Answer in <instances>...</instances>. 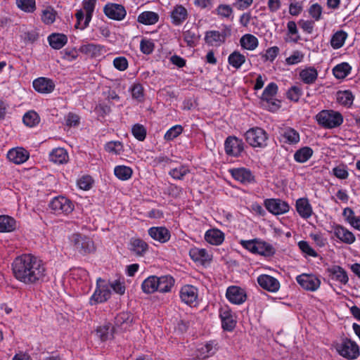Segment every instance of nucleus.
I'll list each match as a JSON object with an SVG mask.
<instances>
[{
	"label": "nucleus",
	"mask_w": 360,
	"mask_h": 360,
	"mask_svg": "<svg viewBox=\"0 0 360 360\" xmlns=\"http://www.w3.org/2000/svg\"><path fill=\"white\" fill-rule=\"evenodd\" d=\"M295 208L299 215L303 219H309L312 215V207L306 198L297 199L295 202Z\"/></svg>",
	"instance_id": "obj_27"
},
{
	"label": "nucleus",
	"mask_w": 360,
	"mask_h": 360,
	"mask_svg": "<svg viewBox=\"0 0 360 360\" xmlns=\"http://www.w3.org/2000/svg\"><path fill=\"white\" fill-rule=\"evenodd\" d=\"M204 238L210 245H219L224 242L225 236L218 229H210L205 232Z\"/></svg>",
	"instance_id": "obj_28"
},
{
	"label": "nucleus",
	"mask_w": 360,
	"mask_h": 360,
	"mask_svg": "<svg viewBox=\"0 0 360 360\" xmlns=\"http://www.w3.org/2000/svg\"><path fill=\"white\" fill-rule=\"evenodd\" d=\"M217 349V344L214 341H210L202 344L197 349V356L202 359L208 358L214 355Z\"/></svg>",
	"instance_id": "obj_30"
},
{
	"label": "nucleus",
	"mask_w": 360,
	"mask_h": 360,
	"mask_svg": "<svg viewBox=\"0 0 360 360\" xmlns=\"http://www.w3.org/2000/svg\"><path fill=\"white\" fill-rule=\"evenodd\" d=\"M22 121L26 126L34 127L39 123L40 117L35 111L30 110L24 115Z\"/></svg>",
	"instance_id": "obj_50"
},
{
	"label": "nucleus",
	"mask_w": 360,
	"mask_h": 360,
	"mask_svg": "<svg viewBox=\"0 0 360 360\" xmlns=\"http://www.w3.org/2000/svg\"><path fill=\"white\" fill-rule=\"evenodd\" d=\"M181 301L190 306L196 307L199 303L198 290L192 285H184L179 290Z\"/></svg>",
	"instance_id": "obj_13"
},
{
	"label": "nucleus",
	"mask_w": 360,
	"mask_h": 360,
	"mask_svg": "<svg viewBox=\"0 0 360 360\" xmlns=\"http://www.w3.org/2000/svg\"><path fill=\"white\" fill-rule=\"evenodd\" d=\"M68 158V153L63 148H55L49 153L50 161L56 164L61 165L66 163Z\"/></svg>",
	"instance_id": "obj_38"
},
{
	"label": "nucleus",
	"mask_w": 360,
	"mask_h": 360,
	"mask_svg": "<svg viewBox=\"0 0 360 360\" xmlns=\"http://www.w3.org/2000/svg\"><path fill=\"white\" fill-rule=\"evenodd\" d=\"M155 44L153 40L148 39H143L140 43L141 51L144 54H150L154 50Z\"/></svg>",
	"instance_id": "obj_61"
},
{
	"label": "nucleus",
	"mask_w": 360,
	"mask_h": 360,
	"mask_svg": "<svg viewBox=\"0 0 360 360\" xmlns=\"http://www.w3.org/2000/svg\"><path fill=\"white\" fill-rule=\"evenodd\" d=\"M333 347L340 356L348 360L356 359L360 355L359 345L351 339L344 338L334 342Z\"/></svg>",
	"instance_id": "obj_4"
},
{
	"label": "nucleus",
	"mask_w": 360,
	"mask_h": 360,
	"mask_svg": "<svg viewBox=\"0 0 360 360\" xmlns=\"http://www.w3.org/2000/svg\"><path fill=\"white\" fill-rule=\"evenodd\" d=\"M17 7L25 13H33L36 10L35 0H15Z\"/></svg>",
	"instance_id": "obj_53"
},
{
	"label": "nucleus",
	"mask_w": 360,
	"mask_h": 360,
	"mask_svg": "<svg viewBox=\"0 0 360 360\" xmlns=\"http://www.w3.org/2000/svg\"><path fill=\"white\" fill-rule=\"evenodd\" d=\"M278 89L276 83L271 82L265 87L262 94L261 101L262 105L269 111H276L281 107V101L275 98Z\"/></svg>",
	"instance_id": "obj_7"
},
{
	"label": "nucleus",
	"mask_w": 360,
	"mask_h": 360,
	"mask_svg": "<svg viewBox=\"0 0 360 360\" xmlns=\"http://www.w3.org/2000/svg\"><path fill=\"white\" fill-rule=\"evenodd\" d=\"M304 55L300 51H295L292 54L286 58L285 63L289 65H296L301 63L304 59Z\"/></svg>",
	"instance_id": "obj_59"
},
{
	"label": "nucleus",
	"mask_w": 360,
	"mask_h": 360,
	"mask_svg": "<svg viewBox=\"0 0 360 360\" xmlns=\"http://www.w3.org/2000/svg\"><path fill=\"white\" fill-rule=\"evenodd\" d=\"M133 174V170L130 167L125 165H117L114 168L115 176L121 181L129 180Z\"/></svg>",
	"instance_id": "obj_46"
},
{
	"label": "nucleus",
	"mask_w": 360,
	"mask_h": 360,
	"mask_svg": "<svg viewBox=\"0 0 360 360\" xmlns=\"http://www.w3.org/2000/svg\"><path fill=\"white\" fill-rule=\"evenodd\" d=\"M191 259L202 265L209 264L212 260V254L205 248L193 247L189 250Z\"/></svg>",
	"instance_id": "obj_18"
},
{
	"label": "nucleus",
	"mask_w": 360,
	"mask_h": 360,
	"mask_svg": "<svg viewBox=\"0 0 360 360\" xmlns=\"http://www.w3.org/2000/svg\"><path fill=\"white\" fill-rule=\"evenodd\" d=\"M333 174L340 179H346L349 176L347 167L344 165L337 166L333 169Z\"/></svg>",
	"instance_id": "obj_64"
},
{
	"label": "nucleus",
	"mask_w": 360,
	"mask_h": 360,
	"mask_svg": "<svg viewBox=\"0 0 360 360\" xmlns=\"http://www.w3.org/2000/svg\"><path fill=\"white\" fill-rule=\"evenodd\" d=\"M188 16V10L182 5L174 6L170 12L171 22L175 26L181 25Z\"/></svg>",
	"instance_id": "obj_25"
},
{
	"label": "nucleus",
	"mask_w": 360,
	"mask_h": 360,
	"mask_svg": "<svg viewBox=\"0 0 360 360\" xmlns=\"http://www.w3.org/2000/svg\"><path fill=\"white\" fill-rule=\"evenodd\" d=\"M17 228L15 219L8 215H0V232L9 233Z\"/></svg>",
	"instance_id": "obj_39"
},
{
	"label": "nucleus",
	"mask_w": 360,
	"mask_h": 360,
	"mask_svg": "<svg viewBox=\"0 0 360 360\" xmlns=\"http://www.w3.org/2000/svg\"><path fill=\"white\" fill-rule=\"evenodd\" d=\"M257 281L262 288L270 292H278L281 287L280 282L277 278L267 274L259 275Z\"/></svg>",
	"instance_id": "obj_20"
},
{
	"label": "nucleus",
	"mask_w": 360,
	"mask_h": 360,
	"mask_svg": "<svg viewBox=\"0 0 360 360\" xmlns=\"http://www.w3.org/2000/svg\"><path fill=\"white\" fill-rule=\"evenodd\" d=\"M188 172L189 169L186 166H180L171 169L169 174L173 179H181Z\"/></svg>",
	"instance_id": "obj_60"
},
{
	"label": "nucleus",
	"mask_w": 360,
	"mask_h": 360,
	"mask_svg": "<svg viewBox=\"0 0 360 360\" xmlns=\"http://www.w3.org/2000/svg\"><path fill=\"white\" fill-rule=\"evenodd\" d=\"M183 131V127L181 125L176 124L169 129L165 136L164 139L166 141H172L179 136Z\"/></svg>",
	"instance_id": "obj_58"
},
{
	"label": "nucleus",
	"mask_w": 360,
	"mask_h": 360,
	"mask_svg": "<svg viewBox=\"0 0 360 360\" xmlns=\"http://www.w3.org/2000/svg\"><path fill=\"white\" fill-rule=\"evenodd\" d=\"M75 18L77 19V22L75 27L76 29H79L81 30L86 28L91 20V18L84 13V10H78L75 13Z\"/></svg>",
	"instance_id": "obj_48"
},
{
	"label": "nucleus",
	"mask_w": 360,
	"mask_h": 360,
	"mask_svg": "<svg viewBox=\"0 0 360 360\" xmlns=\"http://www.w3.org/2000/svg\"><path fill=\"white\" fill-rule=\"evenodd\" d=\"M79 51L91 58L100 56L102 54L103 46L95 44H84L79 46Z\"/></svg>",
	"instance_id": "obj_37"
},
{
	"label": "nucleus",
	"mask_w": 360,
	"mask_h": 360,
	"mask_svg": "<svg viewBox=\"0 0 360 360\" xmlns=\"http://www.w3.org/2000/svg\"><path fill=\"white\" fill-rule=\"evenodd\" d=\"M246 57L238 51L231 53L228 57L229 64L235 69H239L245 63Z\"/></svg>",
	"instance_id": "obj_44"
},
{
	"label": "nucleus",
	"mask_w": 360,
	"mask_h": 360,
	"mask_svg": "<svg viewBox=\"0 0 360 360\" xmlns=\"http://www.w3.org/2000/svg\"><path fill=\"white\" fill-rule=\"evenodd\" d=\"M111 295V290L108 283L98 278L96 280V288L94 292L91 296L89 303L91 305L102 303L107 301Z\"/></svg>",
	"instance_id": "obj_9"
},
{
	"label": "nucleus",
	"mask_w": 360,
	"mask_h": 360,
	"mask_svg": "<svg viewBox=\"0 0 360 360\" xmlns=\"http://www.w3.org/2000/svg\"><path fill=\"white\" fill-rule=\"evenodd\" d=\"M328 279L339 285H346L349 283V275L347 271L341 266L338 264L330 265L326 269Z\"/></svg>",
	"instance_id": "obj_11"
},
{
	"label": "nucleus",
	"mask_w": 360,
	"mask_h": 360,
	"mask_svg": "<svg viewBox=\"0 0 360 360\" xmlns=\"http://www.w3.org/2000/svg\"><path fill=\"white\" fill-rule=\"evenodd\" d=\"M104 148L106 152L112 155H120L124 150L123 144L118 141H112L105 143Z\"/></svg>",
	"instance_id": "obj_52"
},
{
	"label": "nucleus",
	"mask_w": 360,
	"mask_h": 360,
	"mask_svg": "<svg viewBox=\"0 0 360 360\" xmlns=\"http://www.w3.org/2000/svg\"><path fill=\"white\" fill-rule=\"evenodd\" d=\"M70 243L72 248L82 255H86L95 250L93 240L85 236L74 233L70 237Z\"/></svg>",
	"instance_id": "obj_8"
},
{
	"label": "nucleus",
	"mask_w": 360,
	"mask_h": 360,
	"mask_svg": "<svg viewBox=\"0 0 360 360\" xmlns=\"http://www.w3.org/2000/svg\"><path fill=\"white\" fill-rule=\"evenodd\" d=\"M219 317L222 328L226 331H232L236 326V316L231 308L226 305L219 309Z\"/></svg>",
	"instance_id": "obj_15"
},
{
	"label": "nucleus",
	"mask_w": 360,
	"mask_h": 360,
	"mask_svg": "<svg viewBox=\"0 0 360 360\" xmlns=\"http://www.w3.org/2000/svg\"><path fill=\"white\" fill-rule=\"evenodd\" d=\"M150 237L160 243L168 242L171 238L170 231L165 226H153L148 230Z\"/></svg>",
	"instance_id": "obj_23"
},
{
	"label": "nucleus",
	"mask_w": 360,
	"mask_h": 360,
	"mask_svg": "<svg viewBox=\"0 0 360 360\" xmlns=\"http://www.w3.org/2000/svg\"><path fill=\"white\" fill-rule=\"evenodd\" d=\"M96 3V0H83L82 8L81 10H84V13L92 18Z\"/></svg>",
	"instance_id": "obj_63"
},
{
	"label": "nucleus",
	"mask_w": 360,
	"mask_h": 360,
	"mask_svg": "<svg viewBox=\"0 0 360 360\" xmlns=\"http://www.w3.org/2000/svg\"><path fill=\"white\" fill-rule=\"evenodd\" d=\"M283 139L284 142L289 144L297 143L300 140L299 133L292 128L286 129L284 131L283 134Z\"/></svg>",
	"instance_id": "obj_51"
},
{
	"label": "nucleus",
	"mask_w": 360,
	"mask_h": 360,
	"mask_svg": "<svg viewBox=\"0 0 360 360\" xmlns=\"http://www.w3.org/2000/svg\"><path fill=\"white\" fill-rule=\"evenodd\" d=\"M240 45L243 49L252 51L258 47L259 40L252 34H245L240 39Z\"/></svg>",
	"instance_id": "obj_36"
},
{
	"label": "nucleus",
	"mask_w": 360,
	"mask_h": 360,
	"mask_svg": "<svg viewBox=\"0 0 360 360\" xmlns=\"http://www.w3.org/2000/svg\"><path fill=\"white\" fill-rule=\"evenodd\" d=\"M225 151L229 155L239 156L244 149L243 141L236 136H229L224 143Z\"/></svg>",
	"instance_id": "obj_19"
},
{
	"label": "nucleus",
	"mask_w": 360,
	"mask_h": 360,
	"mask_svg": "<svg viewBox=\"0 0 360 360\" xmlns=\"http://www.w3.org/2000/svg\"><path fill=\"white\" fill-rule=\"evenodd\" d=\"M48 41L53 49H60L67 44L68 37L63 34L53 33L49 36Z\"/></svg>",
	"instance_id": "obj_43"
},
{
	"label": "nucleus",
	"mask_w": 360,
	"mask_h": 360,
	"mask_svg": "<svg viewBox=\"0 0 360 360\" xmlns=\"http://www.w3.org/2000/svg\"><path fill=\"white\" fill-rule=\"evenodd\" d=\"M33 88L40 94H47L51 93L55 88L53 81L47 77H39L32 82Z\"/></svg>",
	"instance_id": "obj_22"
},
{
	"label": "nucleus",
	"mask_w": 360,
	"mask_h": 360,
	"mask_svg": "<svg viewBox=\"0 0 360 360\" xmlns=\"http://www.w3.org/2000/svg\"><path fill=\"white\" fill-rule=\"evenodd\" d=\"M103 11L108 18L116 20L124 19L127 13L124 7L117 4H106Z\"/></svg>",
	"instance_id": "obj_24"
},
{
	"label": "nucleus",
	"mask_w": 360,
	"mask_h": 360,
	"mask_svg": "<svg viewBox=\"0 0 360 360\" xmlns=\"http://www.w3.org/2000/svg\"><path fill=\"white\" fill-rule=\"evenodd\" d=\"M174 283V278L169 275L150 276L142 282L141 290L145 294L148 295L156 292L167 293L172 291Z\"/></svg>",
	"instance_id": "obj_2"
},
{
	"label": "nucleus",
	"mask_w": 360,
	"mask_h": 360,
	"mask_svg": "<svg viewBox=\"0 0 360 360\" xmlns=\"http://www.w3.org/2000/svg\"><path fill=\"white\" fill-rule=\"evenodd\" d=\"M297 245L301 252L305 255L311 257H317L318 253L313 249L309 242L306 240H300L298 242Z\"/></svg>",
	"instance_id": "obj_54"
},
{
	"label": "nucleus",
	"mask_w": 360,
	"mask_h": 360,
	"mask_svg": "<svg viewBox=\"0 0 360 360\" xmlns=\"http://www.w3.org/2000/svg\"><path fill=\"white\" fill-rule=\"evenodd\" d=\"M114 328L109 323H105L97 327L96 330V336L102 342H105L113 338Z\"/></svg>",
	"instance_id": "obj_33"
},
{
	"label": "nucleus",
	"mask_w": 360,
	"mask_h": 360,
	"mask_svg": "<svg viewBox=\"0 0 360 360\" xmlns=\"http://www.w3.org/2000/svg\"><path fill=\"white\" fill-rule=\"evenodd\" d=\"M206 42L211 46H220L224 41L223 37L219 34V31H209L205 34Z\"/></svg>",
	"instance_id": "obj_49"
},
{
	"label": "nucleus",
	"mask_w": 360,
	"mask_h": 360,
	"mask_svg": "<svg viewBox=\"0 0 360 360\" xmlns=\"http://www.w3.org/2000/svg\"><path fill=\"white\" fill-rule=\"evenodd\" d=\"M93 184V179L90 176H83L77 182V186L84 191L89 190Z\"/></svg>",
	"instance_id": "obj_62"
},
{
	"label": "nucleus",
	"mask_w": 360,
	"mask_h": 360,
	"mask_svg": "<svg viewBox=\"0 0 360 360\" xmlns=\"http://www.w3.org/2000/svg\"><path fill=\"white\" fill-rule=\"evenodd\" d=\"M347 37L348 34L345 31L342 30H337L331 36L330 46L335 50L342 48L345 45Z\"/></svg>",
	"instance_id": "obj_35"
},
{
	"label": "nucleus",
	"mask_w": 360,
	"mask_h": 360,
	"mask_svg": "<svg viewBox=\"0 0 360 360\" xmlns=\"http://www.w3.org/2000/svg\"><path fill=\"white\" fill-rule=\"evenodd\" d=\"M351 71L352 66L347 62L338 64L333 68V74L338 79H345L350 74Z\"/></svg>",
	"instance_id": "obj_42"
},
{
	"label": "nucleus",
	"mask_w": 360,
	"mask_h": 360,
	"mask_svg": "<svg viewBox=\"0 0 360 360\" xmlns=\"http://www.w3.org/2000/svg\"><path fill=\"white\" fill-rule=\"evenodd\" d=\"M226 298L233 304L240 305L247 300V293L245 289L238 285H231L226 291Z\"/></svg>",
	"instance_id": "obj_17"
},
{
	"label": "nucleus",
	"mask_w": 360,
	"mask_h": 360,
	"mask_svg": "<svg viewBox=\"0 0 360 360\" xmlns=\"http://www.w3.org/2000/svg\"><path fill=\"white\" fill-rule=\"evenodd\" d=\"M297 283L305 290L316 291L321 286V280L313 274H302L296 277Z\"/></svg>",
	"instance_id": "obj_14"
},
{
	"label": "nucleus",
	"mask_w": 360,
	"mask_h": 360,
	"mask_svg": "<svg viewBox=\"0 0 360 360\" xmlns=\"http://www.w3.org/2000/svg\"><path fill=\"white\" fill-rule=\"evenodd\" d=\"M313 155V150L308 146L302 147L294 154V160L299 163L306 162Z\"/></svg>",
	"instance_id": "obj_47"
},
{
	"label": "nucleus",
	"mask_w": 360,
	"mask_h": 360,
	"mask_svg": "<svg viewBox=\"0 0 360 360\" xmlns=\"http://www.w3.org/2000/svg\"><path fill=\"white\" fill-rule=\"evenodd\" d=\"M158 13L153 11H143L141 13L137 18V21L143 25H153L159 20Z\"/></svg>",
	"instance_id": "obj_41"
},
{
	"label": "nucleus",
	"mask_w": 360,
	"mask_h": 360,
	"mask_svg": "<svg viewBox=\"0 0 360 360\" xmlns=\"http://www.w3.org/2000/svg\"><path fill=\"white\" fill-rule=\"evenodd\" d=\"M345 221L353 229L360 231V216H356L350 207H345L342 211Z\"/></svg>",
	"instance_id": "obj_34"
},
{
	"label": "nucleus",
	"mask_w": 360,
	"mask_h": 360,
	"mask_svg": "<svg viewBox=\"0 0 360 360\" xmlns=\"http://www.w3.org/2000/svg\"><path fill=\"white\" fill-rule=\"evenodd\" d=\"M110 289H112L115 293L122 295L125 293L126 287L124 280L117 279L108 282Z\"/></svg>",
	"instance_id": "obj_55"
},
{
	"label": "nucleus",
	"mask_w": 360,
	"mask_h": 360,
	"mask_svg": "<svg viewBox=\"0 0 360 360\" xmlns=\"http://www.w3.org/2000/svg\"><path fill=\"white\" fill-rule=\"evenodd\" d=\"M240 244L248 251L264 257H271L275 253V249L272 245L261 240H241Z\"/></svg>",
	"instance_id": "obj_5"
},
{
	"label": "nucleus",
	"mask_w": 360,
	"mask_h": 360,
	"mask_svg": "<svg viewBox=\"0 0 360 360\" xmlns=\"http://www.w3.org/2000/svg\"><path fill=\"white\" fill-rule=\"evenodd\" d=\"M246 141L254 148H264L266 146L268 135L262 128L254 127L245 134Z\"/></svg>",
	"instance_id": "obj_10"
},
{
	"label": "nucleus",
	"mask_w": 360,
	"mask_h": 360,
	"mask_svg": "<svg viewBox=\"0 0 360 360\" xmlns=\"http://www.w3.org/2000/svg\"><path fill=\"white\" fill-rule=\"evenodd\" d=\"M14 278L25 285H35L44 281L46 276L45 263L32 254L16 257L11 263Z\"/></svg>",
	"instance_id": "obj_1"
},
{
	"label": "nucleus",
	"mask_w": 360,
	"mask_h": 360,
	"mask_svg": "<svg viewBox=\"0 0 360 360\" xmlns=\"http://www.w3.org/2000/svg\"><path fill=\"white\" fill-rule=\"evenodd\" d=\"M6 157L13 164L21 165L29 159L30 153L22 147H15L7 152Z\"/></svg>",
	"instance_id": "obj_21"
},
{
	"label": "nucleus",
	"mask_w": 360,
	"mask_h": 360,
	"mask_svg": "<svg viewBox=\"0 0 360 360\" xmlns=\"http://www.w3.org/2000/svg\"><path fill=\"white\" fill-rule=\"evenodd\" d=\"M302 95V90L297 86H291L286 92V97L291 101L297 102Z\"/></svg>",
	"instance_id": "obj_57"
},
{
	"label": "nucleus",
	"mask_w": 360,
	"mask_h": 360,
	"mask_svg": "<svg viewBox=\"0 0 360 360\" xmlns=\"http://www.w3.org/2000/svg\"><path fill=\"white\" fill-rule=\"evenodd\" d=\"M266 209L274 215L283 214L289 212V204L278 198L266 199L264 202Z\"/></svg>",
	"instance_id": "obj_16"
},
{
	"label": "nucleus",
	"mask_w": 360,
	"mask_h": 360,
	"mask_svg": "<svg viewBox=\"0 0 360 360\" xmlns=\"http://www.w3.org/2000/svg\"><path fill=\"white\" fill-rule=\"evenodd\" d=\"M230 172L234 179L243 184L251 183L254 180L251 172L243 167L230 169Z\"/></svg>",
	"instance_id": "obj_31"
},
{
	"label": "nucleus",
	"mask_w": 360,
	"mask_h": 360,
	"mask_svg": "<svg viewBox=\"0 0 360 360\" xmlns=\"http://www.w3.org/2000/svg\"><path fill=\"white\" fill-rule=\"evenodd\" d=\"M334 235L342 243L351 245L356 240L354 234L347 228L341 225L333 226Z\"/></svg>",
	"instance_id": "obj_26"
},
{
	"label": "nucleus",
	"mask_w": 360,
	"mask_h": 360,
	"mask_svg": "<svg viewBox=\"0 0 360 360\" xmlns=\"http://www.w3.org/2000/svg\"><path fill=\"white\" fill-rule=\"evenodd\" d=\"M354 96L349 90L339 91L336 94L338 103L346 107H350L354 101Z\"/></svg>",
	"instance_id": "obj_45"
},
{
	"label": "nucleus",
	"mask_w": 360,
	"mask_h": 360,
	"mask_svg": "<svg viewBox=\"0 0 360 360\" xmlns=\"http://www.w3.org/2000/svg\"><path fill=\"white\" fill-rule=\"evenodd\" d=\"M56 11L51 7H47L42 11L41 20L46 25L52 24L56 20Z\"/></svg>",
	"instance_id": "obj_56"
},
{
	"label": "nucleus",
	"mask_w": 360,
	"mask_h": 360,
	"mask_svg": "<svg viewBox=\"0 0 360 360\" xmlns=\"http://www.w3.org/2000/svg\"><path fill=\"white\" fill-rule=\"evenodd\" d=\"M317 123L325 129H334L343 123V116L338 111L323 110L316 115Z\"/></svg>",
	"instance_id": "obj_3"
},
{
	"label": "nucleus",
	"mask_w": 360,
	"mask_h": 360,
	"mask_svg": "<svg viewBox=\"0 0 360 360\" xmlns=\"http://www.w3.org/2000/svg\"><path fill=\"white\" fill-rule=\"evenodd\" d=\"M49 207L56 214H68L74 210L72 202L65 196H57L52 199Z\"/></svg>",
	"instance_id": "obj_12"
},
{
	"label": "nucleus",
	"mask_w": 360,
	"mask_h": 360,
	"mask_svg": "<svg viewBox=\"0 0 360 360\" xmlns=\"http://www.w3.org/2000/svg\"><path fill=\"white\" fill-rule=\"evenodd\" d=\"M300 79L307 84L315 82L318 77V72L313 67H307L302 69L299 74Z\"/></svg>",
	"instance_id": "obj_40"
},
{
	"label": "nucleus",
	"mask_w": 360,
	"mask_h": 360,
	"mask_svg": "<svg viewBox=\"0 0 360 360\" xmlns=\"http://www.w3.org/2000/svg\"><path fill=\"white\" fill-rule=\"evenodd\" d=\"M284 40L286 43L296 44L300 40V34L295 21L290 20L287 23V31Z\"/></svg>",
	"instance_id": "obj_32"
},
{
	"label": "nucleus",
	"mask_w": 360,
	"mask_h": 360,
	"mask_svg": "<svg viewBox=\"0 0 360 360\" xmlns=\"http://www.w3.org/2000/svg\"><path fill=\"white\" fill-rule=\"evenodd\" d=\"M129 249L136 256H143L148 251V245L140 238H132L129 243Z\"/></svg>",
	"instance_id": "obj_29"
},
{
	"label": "nucleus",
	"mask_w": 360,
	"mask_h": 360,
	"mask_svg": "<svg viewBox=\"0 0 360 360\" xmlns=\"http://www.w3.org/2000/svg\"><path fill=\"white\" fill-rule=\"evenodd\" d=\"M65 283L69 284L73 289H82L85 283L89 281L88 272L82 268H75L68 271L63 276Z\"/></svg>",
	"instance_id": "obj_6"
}]
</instances>
